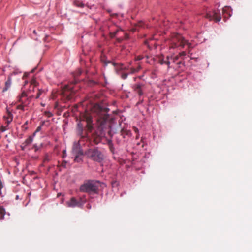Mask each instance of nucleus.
I'll return each mask as SVG.
<instances>
[{"label": "nucleus", "mask_w": 252, "mask_h": 252, "mask_svg": "<svg viewBox=\"0 0 252 252\" xmlns=\"http://www.w3.org/2000/svg\"><path fill=\"white\" fill-rule=\"evenodd\" d=\"M109 109L98 104H95L91 108V112L96 114L97 119V130L93 134L92 138L94 143L98 144L100 142L102 137L105 136V132L108 130V132L110 134V123L108 121L109 115L107 114Z\"/></svg>", "instance_id": "f257e3e1"}, {"label": "nucleus", "mask_w": 252, "mask_h": 252, "mask_svg": "<svg viewBox=\"0 0 252 252\" xmlns=\"http://www.w3.org/2000/svg\"><path fill=\"white\" fill-rule=\"evenodd\" d=\"M185 45H187L189 48L191 47V44L186 40L183 37L178 33L172 34L169 40V48H183Z\"/></svg>", "instance_id": "f03ea898"}, {"label": "nucleus", "mask_w": 252, "mask_h": 252, "mask_svg": "<svg viewBox=\"0 0 252 252\" xmlns=\"http://www.w3.org/2000/svg\"><path fill=\"white\" fill-rule=\"evenodd\" d=\"M100 182L98 181L88 180L80 187L81 192L91 193H98Z\"/></svg>", "instance_id": "7ed1b4c3"}, {"label": "nucleus", "mask_w": 252, "mask_h": 252, "mask_svg": "<svg viewBox=\"0 0 252 252\" xmlns=\"http://www.w3.org/2000/svg\"><path fill=\"white\" fill-rule=\"evenodd\" d=\"M84 155L91 160L98 162H101L104 158L103 154L97 148L87 149L85 151Z\"/></svg>", "instance_id": "20e7f679"}, {"label": "nucleus", "mask_w": 252, "mask_h": 252, "mask_svg": "<svg viewBox=\"0 0 252 252\" xmlns=\"http://www.w3.org/2000/svg\"><path fill=\"white\" fill-rule=\"evenodd\" d=\"M78 135L80 136V139L78 141H75L73 145V151L76 153H80V146L84 145V141H87L89 140L88 134L84 133L83 128L82 126H79L78 129Z\"/></svg>", "instance_id": "39448f33"}, {"label": "nucleus", "mask_w": 252, "mask_h": 252, "mask_svg": "<svg viewBox=\"0 0 252 252\" xmlns=\"http://www.w3.org/2000/svg\"><path fill=\"white\" fill-rule=\"evenodd\" d=\"M33 97H34L33 95H31L28 97L27 93L25 91H23L21 94L17 97V101L18 102L21 103L27 106Z\"/></svg>", "instance_id": "423d86ee"}, {"label": "nucleus", "mask_w": 252, "mask_h": 252, "mask_svg": "<svg viewBox=\"0 0 252 252\" xmlns=\"http://www.w3.org/2000/svg\"><path fill=\"white\" fill-rule=\"evenodd\" d=\"M82 120L86 122V127L88 132H91L93 128L92 116L88 112H86L83 115Z\"/></svg>", "instance_id": "0eeeda50"}, {"label": "nucleus", "mask_w": 252, "mask_h": 252, "mask_svg": "<svg viewBox=\"0 0 252 252\" xmlns=\"http://www.w3.org/2000/svg\"><path fill=\"white\" fill-rule=\"evenodd\" d=\"M145 84L142 83H137L133 85L132 88L134 93L137 94L139 96L143 94V90Z\"/></svg>", "instance_id": "6e6552de"}, {"label": "nucleus", "mask_w": 252, "mask_h": 252, "mask_svg": "<svg viewBox=\"0 0 252 252\" xmlns=\"http://www.w3.org/2000/svg\"><path fill=\"white\" fill-rule=\"evenodd\" d=\"M205 17L210 20H215L216 22H219L221 20L220 14L216 11L206 13Z\"/></svg>", "instance_id": "1a4fd4ad"}, {"label": "nucleus", "mask_w": 252, "mask_h": 252, "mask_svg": "<svg viewBox=\"0 0 252 252\" xmlns=\"http://www.w3.org/2000/svg\"><path fill=\"white\" fill-rule=\"evenodd\" d=\"M68 207L74 208L75 207H82L83 205L82 201H77L74 197H72L69 201L66 202Z\"/></svg>", "instance_id": "9d476101"}, {"label": "nucleus", "mask_w": 252, "mask_h": 252, "mask_svg": "<svg viewBox=\"0 0 252 252\" xmlns=\"http://www.w3.org/2000/svg\"><path fill=\"white\" fill-rule=\"evenodd\" d=\"M158 63L161 65H167L168 66V68L171 67V66H170L171 64V61L170 60H169V56H166L165 58H164L162 56L159 57Z\"/></svg>", "instance_id": "9b49d317"}, {"label": "nucleus", "mask_w": 252, "mask_h": 252, "mask_svg": "<svg viewBox=\"0 0 252 252\" xmlns=\"http://www.w3.org/2000/svg\"><path fill=\"white\" fill-rule=\"evenodd\" d=\"M33 135L29 136V137L23 142L21 145L22 149L23 150L26 146L31 144L33 141Z\"/></svg>", "instance_id": "f8f14e48"}, {"label": "nucleus", "mask_w": 252, "mask_h": 252, "mask_svg": "<svg viewBox=\"0 0 252 252\" xmlns=\"http://www.w3.org/2000/svg\"><path fill=\"white\" fill-rule=\"evenodd\" d=\"M4 118L6 120V123H7V126H8V125L13 120V115L9 110H7L6 115L4 116Z\"/></svg>", "instance_id": "ddd939ff"}, {"label": "nucleus", "mask_w": 252, "mask_h": 252, "mask_svg": "<svg viewBox=\"0 0 252 252\" xmlns=\"http://www.w3.org/2000/svg\"><path fill=\"white\" fill-rule=\"evenodd\" d=\"M37 83L36 81V80L34 79H32V80L31 82V86L29 89V91H28L27 94L28 95L31 93L32 92H34L35 87L37 86Z\"/></svg>", "instance_id": "4468645a"}, {"label": "nucleus", "mask_w": 252, "mask_h": 252, "mask_svg": "<svg viewBox=\"0 0 252 252\" xmlns=\"http://www.w3.org/2000/svg\"><path fill=\"white\" fill-rule=\"evenodd\" d=\"M137 67L134 68L133 67H131L129 68L130 70V73L131 74L135 73L136 72H138L141 68V65L140 64V63H137Z\"/></svg>", "instance_id": "2eb2a0df"}, {"label": "nucleus", "mask_w": 252, "mask_h": 252, "mask_svg": "<svg viewBox=\"0 0 252 252\" xmlns=\"http://www.w3.org/2000/svg\"><path fill=\"white\" fill-rule=\"evenodd\" d=\"M121 135L123 137V138H125L126 135L130 136L131 132L130 130L122 129L121 130Z\"/></svg>", "instance_id": "dca6fc26"}, {"label": "nucleus", "mask_w": 252, "mask_h": 252, "mask_svg": "<svg viewBox=\"0 0 252 252\" xmlns=\"http://www.w3.org/2000/svg\"><path fill=\"white\" fill-rule=\"evenodd\" d=\"M230 10V8L229 7H225L223 8L222 11L224 15V18H226V15H227V17L228 18L231 16V13L230 11H228Z\"/></svg>", "instance_id": "f3484780"}, {"label": "nucleus", "mask_w": 252, "mask_h": 252, "mask_svg": "<svg viewBox=\"0 0 252 252\" xmlns=\"http://www.w3.org/2000/svg\"><path fill=\"white\" fill-rule=\"evenodd\" d=\"M11 84V80L10 78H8L5 84V87L3 89V92L6 91L10 87Z\"/></svg>", "instance_id": "a211bd4d"}, {"label": "nucleus", "mask_w": 252, "mask_h": 252, "mask_svg": "<svg viewBox=\"0 0 252 252\" xmlns=\"http://www.w3.org/2000/svg\"><path fill=\"white\" fill-rule=\"evenodd\" d=\"M179 60V56L178 55H173L171 57H169V60L171 61V63H175L177 61Z\"/></svg>", "instance_id": "6ab92c4d"}, {"label": "nucleus", "mask_w": 252, "mask_h": 252, "mask_svg": "<svg viewBox=\"0 0 252 252\" xmlns=\"http://www.w3.org/2000/svg\"><path fill=\"white\" fill-rule=\"evenodd\" d=\"M5 210L2 206H0V219L2 220L4 219V215H5Z\"/></svg>", "instance_id": "aec40b11"}, {"label": "nucleus", "mask_w": 252, "mask_h": 252, "mask_svg": "<svg viewBox=\"0 0 252 252\" xmlns=\"http://www.w3.org/2000/svg\"><path fill=\"white\" fill-rule=\"evenodd\" d=\"M74 4L75 6L78 7H83L84 6V4L81 1L78 0L74 1Z\"/></svg>", "instance_id": "412c9836"}, {"label": "nucleus", "mask_w": 252, "mask_h": 252, "mask_svg": "<svg viewBox=\"0 0 252 252\" xmlns=\"http://www.w3.org/2000/svg\"><path fill=\"white\" fill-rule=\"evenodd\" d=\"M120 30V29H117L116 31H115L114 32H110V36L111 38H114L116 35L117 34V33Z\"/></svg>", "instance_id": "4be33fe9"}, {"label": "nucleus", "mask_w": 252, "mask_h": 252, "mask_svg": "<svg viewBox=\"0 0 252 252\" xmlns=\"http://www.w3.org/2000/svg\"><path fill=\"white\" fill-rule=\"evenodd\" d=\"M177 55L179 56V59L184 60L185 58V57L186 55V53L185 51H183V52L180 53Z\"/></svg>", "instance_id": "5701e85b"}, {"label": "nucleus", "mask_w": 252, "mask_h": 252, "mask_svg": "<svg viewBox=\"0 0 252 252\" xmlns=\"http://www.w3.org/2000/svg\"><path fill=\"white\" fill-rule=\"evenodd\" d=\"M20 104H18L16 106V108L17 109H20V110H24V107H26V106L25 105H24V104L21 103H19Z\"/></svg>", "instance_id": "b1692460"}, {"label": "nucleus", "mask_w": 252, "mask_h": 252, "mask_svg": "<svg viewBox=\"0 0 252 252\" xmlns=\"http://www.w3.org/2000/svg\"><path fill=\"white\" fill-rule=\"evenodd\" d=\"M42 92H43L42 91L38 89V92L37 93L36 95L35 96V98L36 99L39 98Z\"/></svg>", "instance_id": "393cba45"}, {"label": "nucleus", "mask_w": 252, "mask_h": 252, "mask_svg": "<svg viewBox=\"0 0 252 252\" xmlns=\"http://www.w3.org/2000/svg\"><path fill=\"white\" fill-rule=\"evenodd\" d=\"M41 130V126H39L36 128L35 131L33 133V135L35 136L36 133L38 132H39Z\"/></svg>", "instance_id": "a878e982"}, {"label": "nucleus", "mask_w": 252, "mask_h": 252, "mask_svg": "<svg viewBox=\"0 0 252 252\" xmlns=\"http://www.w3.org/2000/svg\"><path fill=\"white\" fill-rule=\"evenodd\" d=\"M133 130L134 131V132H135V133H138L139 130H138V129L137 127H135V126H133ZM136 138L137 139H138V134H137V136H136Z\"/></svg>", "instance_id": "bb28decb"}, {"label": "nucleus", "mask_w": 252, "mask_h": 252, "mask_svg": "<svg viewBox=\"0 0 252 252\" xmlns=\"http://www.w3.org/2000/svg\"><path fill=\"white\" fill-rule=\"evenodd\" d=\"M6 129H7L6 126H1V127H0V131L2 132H4L6 130Z\"/></svg>", "instance_id": "cd10ccee"}, {"label": "nucleus", "mask_w": 252, "mask_h": 252, "mask_svg": "<svg viewBox=\"0 0 252 252\" xmlns=\"http://www.w3.org/2000/svg\"><path fill=\"white\" fill-rule=\"evenodd\" d=\"M128 76V74L127 73H123L122 74V78L123 79H126Z\"/></svg>", "instance_id": "c85d7f7f"}, {"label": "nucleus", "mask_w": 252, "mask_h": 252, "mask_svg": "<svg viewBox=\"0 0 252 252\" xmlns=\"http://www.w3.org/2000/svg\"><path fill=\"white\" fill-rule=\"evenodd\" d=\"M143 59V57L141 56H138L136 57L135 60L136 61H139Z\"/></svg>", "instance_id": "c756f323"}, {"label": "nucleus", "mask_w": 252, "mask_h": 252, "mask_svg": "<svg viewBox=\"0 0 252 252\" xmlns=\"http://www.w3.org/2000/svg\"><path fill=\"white\" fill-rule=\"evenodd\" d=\"M66 161H63L62 163H61V166L63 167H66Z\"/></svg>", "instance_id": "7c9ffc66"}, {"label": "nucleus", "mask_w": 252, "mask_h": 252, "mask_svg": "<svg viewBox=\"0 0 252 252\" xmlns=\"http://www.w3.org/2000/svg\"><path fill=\"white\" fill-rule=\"evenodd\" d=\"M49 160V158L48 156H46L44 158V162L48 161Z\"/></svg>", "instance_id": "2f4dec72"}, {"label": "nucleus", "mask_w": 252, "mask_h": 252, "mask_svg": "<svg viewBox=\"0 0 252 252\" xmlns=\"http://www.w3.org/2000/svg\"><path fill=\"white\" fill-rule=\"evenodd\" d=\"M65 89V90H70L71 92H73V90H72L73 89L72 87H69L68 86H66Z\"/></svg>", "instance_id": "473e14b6"}, {"label": "nucleus", "mask_w": 252, "mask_h": 252, "mask_svg": "<svg viewBox=\"0 0 252 252\" xmlns=\"http://www.w3.org/2000/svg\"><path fill=\"white\" fill-rule=\"evenodd\" d=\"M97 84V83H96V82H95V81H91L90 82V85H92H92H95V84Z\"/></svg>", "instance_id": "72a5a7b5"}, {"label": "nucleus", "mask_w": 252, "mask_h": 252, "mask_svg": "<svg viewBox=\"0 0 252 252\" xmlns=\"http://www.w3.org/2000/svg\"><path fill=\"white\" fill-rule=\"evenodd\" d=\"M181 64H183L182 61L181 60H180L179 61L177 62V64H178V65H180Z\"/></svg>", "instance_id": "f704fd0d"}, {"label": "nucleus", "mask_w": 252, "mask_h": 252, "mask_svg": "<svg viewBox=\"0 0 252 252\" xmlns=\"http://www.w3.org/2000/svg\"><path fill=\"white\" fill-rule=\"evenodd\" d=\"M87 208H88V209H90V208H91V205H90V204H88V205H87Z\"/></svg>", "instance_id": "c9c22d12"}, {"label": "nucleus", "mask_w": 252, "mask_h": 252, "mask_svg": "<svg viewBox=\"0 0 252 252\" xmlns=\"http://www.w3.org/2000/svg\"><path fill=\"white\" fill-rule=\"evenodd\" d=\"M47 116H48V117H50V116H52V114H51V113H50V112H48V115H47Z\"/></svg>", "instance_id": "e433bc0d"}, {"label": "nucleus", "mask_w": 252, "mask_h": 252, "mask_svg": "<svg viewBox=\"0 0 252 252\" xmlns=\"http://www.w3.org/2000/svg\"><path fill=\"white\" fill-rule=\"evenodd\" d=\"M2 189V188H0V196H1V194H2V193H1V189Z\"/></svg>", "instance_id": "4c0bfd02"}, {"label": "nucleus", "mask_w": 252, "mask_h": 252, "mask_svg": "<svg viewBox=\"0 0 252 252\" xmlns=\"http://www.w3.org/2000/svg\"><path fill=\"white\" fill-rule=\"evenodd\" d=\"M139 26H142V23H141V22H140V23H139Z\"/></svg>", "instance_id": "58836bf2"}, {"label": "nucleus", "mask_w": 252, "mask_h": 252, "mask_svg": "<svg viewBox=\"0 0 252 252\" xmlns=\"http://www.w3.org/2000/svg\"><path fill=\"white\" fill-rule=\"evenodd\" d=\"M33 32V33H34V34H36V31H35V30H34Z\"/></svg>", "instance_id": "ea45409f"}, {"label": "nucleus", "mask_w": 252, "mask_h": 252, "mask_svg": "<svg viewBox=\"0 0 252 252\" xmlns=\"http://www.w3.org/2000/svg\"><path fill=\"white\" fill-rule=\"evenodd\" d=\"M77 156H76L75 160H76L77 159Z\"/></svg>", "instance_id": "a19ab883"}]
</instances>
